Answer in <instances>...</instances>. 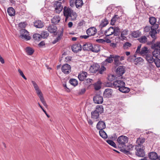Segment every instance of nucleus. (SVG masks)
I'll list each match as a JSON object with an SVG mask.
<instances>
[{"label":"nucleus","instance_id":"obj_28","mask_svg":"<svg viewBox=\"0 0 160 160\" xmlns=\"http://www.w3.org/2000/svg\"><path fill=\"white\" fill-rule=\"evenodd\" d=\"M95 111L100 114L103 113L104 111L103 106L101 105H97L96 107Z\"/></svg>","mask_w":160,"mask_h":160},{"label":"nucleus","instance_id":"obj_55","mask_svg":"<svg viewBox=\"0 0 160 160\" xmlns=\"http://www.w3.org/2000/svg\"><path fill=\"white\" fill-rule=\"evenodd\" d=\"M26 25V23L25 22H21L19 24V27L22 28H25Z\"/></svg>","mask_w":160,"mask_h":160},{"label":"nucleus","instance_id":"obj_50","mask_svg":"<svg viewBox=\"0 0 160 160\" xmlns=\"http://www.w3.org/2000/svg\"><path fill=\"white\" fill-rule=\"evenodd\" d=\"M106 142L108 144L111 146L115 148H116V144L112 141L111 140H107Z\"/></svg>","mask_w":160,"mask_h":160},{"label":"nucleus","instance_id":"obj_35","mask_svg":"<svg viewBox=\"0 0 160 160\" xmlns=\"http://www.w3.org/2000/svg\"><path fill=\"white\" fill-rule=\"evenodd\" d=\"M151 31L149 32L150 35L152 38L155 39L156 38V34L157 33L156 30L151 29Z\"/></svg>","mask_w":160,"mask_h":160},{"label":"nucleus","instance_id":"obj_49","mask_svg":"<svg viewBox=\"0 0 160 160\" xmlns=\"http://www.w3.org/2000/svg\"><path fill=\"white\" fill-rule=\"evenodd\" d=\"M40 98V99L41 102L43 104L44 106L45 107H47V103L44 100V99L43 96L42 95H40L39 97Z\"/></svg>","mask_w":160,"mask_h":160},{"label":"nucleus","instance_id":"obj_18","mask_svg":"<svg viewBox=\"0 0 160 160\" xmlns=\"http://www.w3.org/2000/svg\"><path fill=\"white\" fill-rule=\"evenodd\" d=\"M108 23V21L106 18L102 20L99 26V28L100 29V30H103V28L106 26Z\"/></svg>","mask_w":160,"mask_h":160},{"label":"nucleus","instance_id":"obj_14","mask_svg":"<svg viewBox=\"0 0 160 160\" xmlns=\"http://www.w3.org/2000/svg\"><path fill=\"white\" fill-rule=\"evenodd\" d=\"M97 32V29L95 28L92 27L88 29L86 31V33L89 36H94Z\"/></svg>","mask_w":160,"mask_h":160},{"label":"nucleus","instance_id":"obj_23","mask_svg":"<svg viewBox=\"0 0 160 160\" xmlns=\"http://www.w3.org/2000/svg\"><path fill=\"white\" fill-rule=\"evenodd\" d=\"M146 59L149 63L153 62L155 60L151 54H146Z\"/></svg>","mask_w":160,"mask_h":160},{"label":"nucleus","instance_id":"obj_58","mask_svg":"<svg viewBox=\"0 0 160 160\" xmlns=\"http://www.w3.org/2000/svg\"><path fill=\"white\" fill-rule=\"evenodd\" d=\"M134 146L131 144H129L127 146V149L129 151H132L133 150Z\"/></svg>","mask_w":160,"mask_h":160},{"label":"nucleus","instance_id":"obj_32","mask_svg":"<svg viewBox=\"0 0 160 160\" xmlns=\"http://www.w3.org/2000/svg\"><path fill=\"white\" fill-rule=\"evenodd\" d=\"M125 85H123L120 88H119L118 90L123 93H126L128 92L130 90L129 89L125 86Z\"/></svg>","mask_w":160,"mask_h":160},{"label":"nucleus","instance_id":"obj_26","mask_svg":"<svg viewBox=\"0 0 160 160\" xmlns=\"http://www.w3.org/2000/svg\"><path fill=\"white\" fill-rule=\"evenodd\" d=\"M145 142V139L144 138H138L136 141V143L138 144L137 145L135 146H140L141 147H144L142 145V144L143 143Z\"/></svg>","mask_w":160,"mask_h":160},{"label":"nucleus","instance_id":"obj_43","mask_svg":"<svg viewBox=\"0 0 160 160\" xmlns=\"http://www.w3.org/2000/svg\"><path fill=\"white\" fill-rule=\"evenodd\" d=\"M148 52V50L147 48L146 47H144L142 48L140 53L141 54H145L146 55V54H148V53H147Z\"/></svg>","mask_w":160,"mask_h":160},{"label":"nucleus","instance_id":"obj_16","mask_svg":"<svg viewBox=\"0 0 160 160\" xmlns=\"http://www.w3.org/2000/svg\"><path fill=\"white\" fill-rule=\"evenodd\" d=\"M96 128L98 130L103 129L106 128V124L102 121H99L96 125Z\"/></svg>","mask_w":160,"mask_h":160},{"label":"nucleus","instance_id":"obj_20","mask_svg":"<svg viewBox=\"0 0 160 160\" xmlns=\"http://www.w3.org/2000/svg\"><path fill=\"white\" fill-rule=\"evenodd\" d=\"M87 74V73L86 72L83 71L78 74V78L80 81H84L86 78Z\"/></svg>","mask_w":160,"mask_h":160},{"label":"nucleus","instance_id":"obj_57","mask_svg":"<svg viewBox=\"0 0 160 160\" xmlns=\"http://www.w3.org/2000/svg\"><path fill=\"white\" fill-rule=\"evenodd\" d=\"M35 90L37 94L38 97H39L40 95L42 96L43 95L41 91L40 90L39 88Z\"/></svg>","mask_w":160,"mask_h":160},{"label":"nucleus","instance_id":"obj_5","mask_svg":"<svg viewBox=\"0 0 160 160\" xmlns=\"http://www.w3.org/2000/svg\"><path fill=\"white\" fill-rule=\"evenodd\" d=\"M20 37L22 39L28 40L31 39L29 32L25 29H22L20 30Z\"/></svg>","mask_w":160,"mask_h":160},{"label":"nucleus","instance_id":"obj_33","mask_svg":"<svg viewBox=\"0 0 160 160\" xmlns=\"http://www.w3.org/2000/svg\"><path fill=\"white\" fill-rule=\"evenodd\" d=\"M83 4L82 0H75V5L77 8H81Z\"/></svg>","mask_w":160,"mask_h":160},{"label":"nucleus","instance_id":"obj_15","mask_svg":"<svg viewBox=\"0 0 160 160\" xmlns=\"http://www.w3.org/2000/svg\"><path fill=\"white\" fill-rule=\"evenodd\" d=\"M125 67L123 66H120L116 69V73L119 76H121L125 72Z\"/></svg>","mask_w":160,"mask_h":160},{"label":"nucleus","instance_id":"obj_36","mask_svg":"<svg viewBox=\"0 0 160 160\" xmlns=\"http://www.w3.org/2000/svg\"><path fill=\"white\" fill-rule=\"evenodd\" d=\"M113 31H114V35L117 36L119 34V32H120V29L118 27H115L113 28Z\"/></svg>","mask_w":160,"mask_h":160},{"label":"nucleus","instance_id":"obj_8","mask_svg":"<svg viewBox=\"0 0 160 160\" xmlns=\"http://www.w3.org/2000/svg\"><path fill=\"white\" fill-rule=\"evenodd\" d=\"M61 69L62 72L66 74H69L71 71V67L70 65L68 64L63 65Z\"/></svg>","mask_w":160,"mask_h":160},{"label":"nucleus","instance_id":"obj_42","mask_svg":"<svg viewBox=\"0 0 160 160\" xmlns=\"http://www.w3.org/2000/svg\"><path fill=\"white\" fill-rule=\"evenodd\" d=\"M93 80L90 78H88L84 81L83 83L84 84L86 85H90L92 82Z\"/></svg>","mask_w":160,"mask_h":160},{"label":"nucleus","instance_id":"obj_56","mask_svg":"<svg viewBox=\"0 0 160 160\" xmlns=\"http://www.w3.org/2000/svg\"><path fill=\"white\" fill-rule=\"evenodd\" d=\"M18 71L20 73V75L25 79L26 80L27 78L23 74V72L20 70V69H18Z\"/></svg>","mask_w":160,"mask_h":160},{"label":"nucleus","instance_id":"obj_3","mask_svg":"<svg viewBox=\"0 0 160 160\" xmlns=\"http://www.w3.org/2000/svg\"><path fill=\"white\" fill-rule=\"evenodd\" d=\"M136 150L135 153L136 156L139 157H143L145 156V152L144 151V147H141L140 146H135Z\"/></svg>","mask_w":160,"mask_h":160},{"label":"nucleus","instance_id":"obj_10","mask_svg":"<svg viewBox=\"0 0 160 160\" xmlns=\"http://www.w3.org/2000/svg\"><path fill=\"white\" fill-rule=\"evenodd\" d=\"M93 100L94 102L97 104H101L103 102V98L102 96L99 95H96L93 97Z\"/></svg>","mask_w":160,"mask_h":160},{"label":"nucleus","instance_id":"obj_40","mask_svg":"<svg viewBox=\"0 0 160 160\" xmlns=\"http://www.w3.org/2000/svg\"><path fill=\"white\" fill-rule=\"evenodd\" d=\"M141 34V32L139 31H134L132 33V36L134 38L139 37Z\"/></svg>","mask_w":160,"mask_h":160},{"label":"nucleus","instance_id":"obj_24","mask_svg":"<svg viewBox=\"0 0 160 160\" xmlns=\"http://www.w3.org/2000/svg\"><path fill=\"white\" fill-rule=\"evenodd\" d=\"M83 49L84 51H91V48H92V44L89 43H87L83 46Z\"/></svg>","mask_w":160,"mask_h":160},{"label":"nucleus","instance_id":"obj_45","mask_svg":"<svg viewBox=\"0 0 160 160\" xmlns=\"http://www.w3.org/2000/svg\"><path fill=\"white\" fill-rule=\"evenodd\" d=\"M114 56H115L113 55H110L109 57L108 58L105 60V61L108 63L112 62L113 61L112 58L114 59Z\"/></svg>","mask_w":160,"mask_h":160},{"label":"nucleus","instance_id":"obj_21","mask_svg":"<svg viewBox=\"0 0 160 160\" xmlns=\"http://www.w3.org/2000/svg\"><path fill=\"white\" fill-rule=\"evenodd\" d=\"M57 28L54 25H50L48 28V31L51 33H54L57 30Z\"/></svg>","mask_w":160,"mask_h":160},{"label":"nucleus","instance_id":"obj_22","mask_svg":"<svg viewBox=\"0 0 160 160\" xmlns=\"http://www.w3.org/2000/svg\"><path fill=\"white\" fill-rule=\"evenodd\" d=\"M35 27L38 28H41L44 26V22L41 20L36 21L34 23Z\"/></svg>","mask_w":160,"mask_h":160},{"label":"nucleus","instance_id":"obj_27","mask_svg":"<svg viewBox=\"0 0 160 160\" xmlns=\"http://www.w3.org/2000/svg\"><path fill=\"white\" fill-rule=\"evenodd\" d=\"M7 12L8 15L11 16H13L15 15V11L14 9L12 7H9L7 10Z\"/></svg>","mask_w":160,"mask_h":160},{"label":"nucleus","instance_id":"obj_34","mask_svg":"<svg viewBox=\"0 0 160 160\" xmlns=\"http://www.w3.org/2000/svg\"><path fill=\"white\" fill-rule=\"evenodd\" d=\"M27 54L29 55H31L33 53L34 50L30 47H27L25 49Z\"/></svg>","mask_w":160,"mask_h":160},{"label":"nucleus","instance_id":"obj_1","mask_svg":"<svg viewBox=\"0 0 160 160\" xmlns=\"http://www.w3.org/2000/svg\"><path fill=\"white\" fill-rule=\"evenodd\" d=\"M63 14L64 16L66 17V21L69 18H70L71 20H76L77 17V14L76 12H74L70 8L66 6L64 8Z\"/></svg>","mask_w":160,"mask_h":160},{"label":"nucleus","instance_id":"obj_19","mask_svg":"<svg viewBox=\"0 0 160 160\" xmlns=\"http://www.w3.org/2000/svg\"><path fill=\"white\" fill-rule=\"evenodd\" d=\"M100 114L94 110L91 112V118L93 120L96 121H98L99 120L98 118Z\"/></svg>","mask_w":160,"mask_h":160},{"label":"nucleus","instance_id":"obj_52","mask_svg":"<svg viewBox=\"0 0 160 160\" xmlns=\"http://www.w3.org/2000/svg\"><path fill=\"white\" fill-rule=\"evenodd\" d=\"M156 66L158 67H160V59L158 58H156L155 59L154 62Z\"/></svg>","mask_w":160,"mask_h":160},{"label":"nucleus","instance_id":"obj_9","mask_svg":"<svg viewBox=\"0 0 160 160\" xmlns=\"http://www.w3.org/2000/svg\"><path fill=\"white\" fill-rule=\"evenodd\" d=\"M124 56L120 57L118 55H115L114 57V62L115 65L118 66L121 64V61L124 60Z\"/></svg>","mask_w":160,"mask_h":160},{"label":"nucleus","instance_id":"obj_53","mask_svg":"<svg viewBox=\"0 0 160 160\" xmlns=\"http://www.w3.org/2000/svg\"><path fill=\"white\" fill-rule=\"evenodd\" d=\"M131 45L132 44L131 43L128 42H126L123 45V48L125 49H128L129 47H130Z\"/></svg>","mask_w":160,"mask_h":160},{"label":"nucleus","instance_id":"obj_61","mask_svg":"<svg viewBox=\"0 0 160 160\" xmlns=\"http://www.w3.org/2000/svg\"><path fill=\"white\" fill-rule=\"evenodd\" d=\"M153 26L151 27V29H152L153 30H156L157 29H158V25L157 24H154L153 25H152Z\"/></svg>","mask_w":160,"mask_h":160},{"label":"nucleus","instance_id":"obj_64","mask_svg":"<svg viewBox=\"0 0 160 160\" xmlns=\"http://www.w3.org/2000/svg\"><path fill=\"white\" fill-rule=\"evenodd\" d=\"M115 78L113 75H110L108 76V79L109 80L112 81Z\"/></svg>","mask_w":160,"mask_h":160},{"label":"nucleus","instance_id":"obj_60","mask_svg":"<svg viewBox=\"0 0 160 160\" xmlns=\"http://www.w3.org/2000/svg\"><path fill=\"white\" fill-rule=\"evenodd\" d=\"M106 70L105 68L103 66H102L100 68L99 70V72L100 74H102L103 72Z\"/></svg>","mask_w":160,"mask_h":160},{"label":"nucleus","instance_id":"obj_38","mask_svg":"<svg viewBox=\"0 0 160 160\" xmlns=\"http://www.w3.org/2000/svg\"><path fill=\"white\" fill-rule=\"evenodd\" d=\"M143 61V59L141 57H138L134 60L135 64L136 65L140 64Z\"/></svg>","mask_w":160,"mask_h":160},{"label":"nucleus","instance_id":"obj_48","mask_svg":"<svg viewBox=\"0 0 160 160\" xmlns=\"http://www.w3.org/2000/svg\"><path fill=\"white\" fill-rule=\"evenodd\" d=\"M149 21L151 25H153L156 22V19L154 17H150L149 18Z\"/></svg>","mask_w":160,"mask_h":160},{"label":"nucleus","instance_id":"obj_37","mask_svg":"<svg viewBox=\"0 0 160 160\" xmlns=\"http://www.w3.org/2000/svg\"><path fill=\"white\" fill-rule=\"evenodd\" d=\"M103 129H101L99 130L100 135L103 138H106L107 137V135L105 132L103 130Z\"/></svg>","mask_w":160,"mask_h":160},{"label":"nucleus","instance_id":"obj_13","mask_svg":"<svg viewBox=\"0 0 160 160\" xmlns=\"http://www.w3.org/2000/svg\"><path fill=\"white\" fill-rule=\"evenodd\" d=\"M99 65L98 64H93L89 68V71L91 73H96L99 69Z\"/></svg>","mask_w":160,"mask_h":160},{"label":"nucleus","instance_id":"obj_62","mask_svg":"<svg viewBox=\"0 0 160 160\" xmlns=\"http://www.w3.org/2000/svg\"><path fill=\"white\" fill-rule=\"evenodd\" d=\"M75 0H70L69 3L71 7H73L75 4Z\"/></svg>","mask_w":160,"mask_h":160},{"label":"nucleus","instance_id":"obj_54","mask_svg":"<svg viewBox=\"0 0 160 160\" xmlns=\"http://www.w3.org/2000/svg\"><path fill=\"white\" fill-rule=\"evenodd\" d=\"M31 82L33 85L35 90L39 88V87L35 82L33 81H32Z\"/></svg>","mask_w":160,"mask_h":160},{"label":"nucleus","instance_id":"obj_11","mask_svg":"<svg viewBox=\"0 0 160 160\" xmlns=\"http://www.w3.org/2000/svg\"><path fill=\"white\" fill-rule=\"evenodd\" d=\"M153 44L152 45V49H154V51L152 52V54L154 57L156 58H160V49H159V48L158 47H156L155 48H153L152 46Z\"/></svg>","mask_w":160,"mask_h":160},{"label":"nucleus","instance_id":"obj_44","mask_svg":"<svg viewBox=\"0 0 160 160\" xmlns=\"http://www.w3.org/2000/svg\"><path fill=\"white\" fill-rule=\"evenodd\" d=\"M140 42L142 43H145L147 41V38L145 36L141 37L138 39Z\"/></svg>","mask_w":160,"mask_h":160},{"label":"nucleus","instance_id":"obj_29","mask_svg":"<svg viewBox=\"0 0 160 160\" xmlns=\"http://www.w3.org/2000/svg\"><path fill=\"white\" fill-rule=\"evenodd\" d=\"M128 29H124L121 32L120 36L122 39H125L126 38L125 36L128 34Z\"/></svg>","mask_w":160,"mask_h":160},{"label":"nucleus","instance_id":"obj_51","mask_svg":"<svg viewBox=\"0 0 160 160\" xmlns=\"http://www.w3.org/2000/svg\"><path fill=\"white\" fill-rule=\"evenodd\" d=\"M97 83H95L94 84V88L96 90H98L101 88L100 82H98Z\"/></svg>","mask_w":160,"mask_h":160},{"label":"nucleus","instance_id":"obj_6","mask_svg":"<svg viewBox=\"0 0 160 160\" xmlns=\"http://www.w3.org/2000/svg\"><path fill=\"white\" fill-rule=\"evenodd\" d=\"M125 85V83L122 80H117L113 82V84H111V85L108 86L109 87H112L116 89H119L121 87Z\"/></svg>","mask_w":160,"mask_h":160},{"label":"nucleus","instance_id":"obj_39","mask_svg":"<svg viewBox=\"0 0 160 160\" xmlns=\"http://www.w3.org/2000/svg\"><path fill=\"white\" fill-rule=\"evenodd\" d=\"M69 83L73 86H77L78 84V81L75 79H71L69 81Z\"/></svg>","mask_w":160,"mask_h":160},{"label":"nucleus","instance_id":"obj_31","mask_svg":"<svg viewBox=\"0 0 160 160\" xmlns=\"http://www.w3.org/2000/svg\"><path fill=\"white\" fill-rule=\"evenodd\" d=\"M100 47L98 45H92V48H91V51L95 52H97L100 51Z\"/></svg>","mask_w":160,"mask_h":160},{"label":"nucleus","instance_id":"obj_63","mask_svg":"<svg viewBox=\"0 0 160 160\" xmlns=\"http://www.w3.org/2000/svg\"><path fill=\"white\" fill-rule=\"evenodd\" d=\"M63 34L62 33H61L59 35L58 37L56 39V42H58L59 40H60Z\"/></svg>","mask_w":160,"mask_h":160},{"label":"nucleus","instance_id":"obj_7","mask_svg":"<svg viewBox=\"0 0 160 160\" xmlns=\"http://www.w3.org/2000/svg\"><path fill=\"white\" fill-rule=\"evenodd\" d=\"M54 7L55 8V12L58 13H60L63 9V7L62 5L61 2L59 1H55L54 4Z\"/></svg>","mask_w":160,"mask_h":160},{"label":"nucleus","instance_id":"obj_46","mask_svg":"<svg viewBox=\"0 0 160 160\" xmlns=\"http://www.w3.org/2000/svg\"><path fill=\"white\" fill-rule=\"evenodd\" d=\"M40 35L41 36V38H47L49 34L47 32L43 31L42 32Z\"/></svg>","mask_w":160,"mask_h":160},{"label":"nucleus","instance_id":"obj_41","mask_svg":"<svg viewBox=\"0 0 160 160\" xmlns=\"http://www.w3.org/2000/svg\"><path fill=\"white\" fill-rule=\"evenodd\" d=\"M119 17L118 15H115L113 18H112L111 20V22H110V24L112 25H113L114 24V23L117 20V19H118V18Z\"/></svg>","mask_w":160,"mask_h":160},{"label":"nucleus","instance_id":"obj_12","mask_svg":"<svg viewBox=\"0 0 160 160\" xmlns=\"http://www.w3.org/2000/svg\"><path fill=\"white\" fill-rule=\"evenodd\" d=\"M82 48L81 45L79 43L74 44L72 46V49L74 52H77L81 51Z\"/></svg>","mask_w":160,"mask_h":160},{"label":"nucleus","instance_id":"obj_4","mask_svg":"<svg viewBox=\"0 0 160 160\" xmlns=\"http://www.w3.org/2000/svg\"><path fill=\"white\" fill-rule=\"evenodd\" d=\"M98 34L99 35H105L106 36H109L112 34H114L113 27H110L105 30H100Z\"/></svg>","mask_w":160,"mask_h":160},{"label":"nucleus","instance_id":"obj_47","mask_svg":"<svg viewBox=\"0 0 160 160\" xmlns=\"http://www.w3.org/2000/svg\"><path fill=\"white\" fill-rule=\"evenodd\" d=\"M33 38L36 40H39L41 38L40 34L38 33L34 34L33 35Z\"/></svg>","mask_w":160,"mask_h":160},{"label":"nucleus","instance_id":"obj_2","mask_svg":"<svg viewBox=\"0 0 160 160\" xmlns=\"http://www.w3.org/2000/svg\"><path fill=\"white\" fill-rule=\"evenodd\" d=\"M128 138L125 136L121 135L117 139L119 147L120 148H124L126 147V144L128 142Z\"/></svg>","mask_w":160,"mask_h":160},{"label":"nucleus","instance_id":"obj_59","mask_svg":"<svg viewBox=\"0 0 160 160\" xmlns=\"http://www.w3.org/2000/svg\"><path fill=\"white\" fill-rule=\"evenodd\" d=\"M156 47H158L160 49V42H158L153 44V48H155Z\"/></svg>","mask_w":160,"mask_h":160},{"label":"nucleus","instance_id":"obj_25","mask_svg":"<svg viewBox=\"0 0 160 160\" xmlns=\"http://www.w3.org/2000/svg\"><path fill=\"white\" fill-rule=\"evenodd\" d=\"M149 158L152 160H155L158 158L157 153L154 152H152L149 153L148 154Z\"/></svg>","mask_w":160,"mask_h":160},{"label":"nucleus","instance_id":"obj_17","mask_svg":"<svg viewBox=\"0 0 160 160\" xmlns=\"http://www.w3.org/2000/svg\"><path fill=\"white\" fill-rule=\"evenodd\" d=\"M112 93V90L109 88L105 89L104 93L103 96L104 97L109 98L110 97Z\"/></svg>","mask_w":160,"mask_h":160},{"label":"nucleus","instance_id":"obj_30","mask_svg":"<svg viewBox=\"0 0 160 160\" xmlns=\"http://www.w3.org/2000/svg\"><path fill=\"white\" fill-rule=\"evenodd\" d=\"M60 20V17L59 16H55L52 19V22L54 24L58 23Z\"/></svg>","mask_w":160,"mask_h":160}]
</instances>
